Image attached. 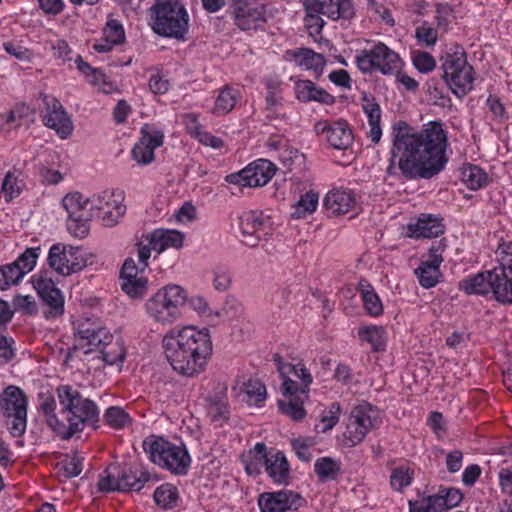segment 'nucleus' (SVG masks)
Returning a JSON list of instances; mask_svg holds the SVG:
<instances>
[{
    "mask_svg": "<svg viewBox=\"0 0 512 512\" xmlns=\"http://www.w3.org/2000/svg\"><path fill=\"white\" fill-rule=\"evenodd\" d=\"M264 466L266 473L274 483L288 484L290 465L282 451H276L270 456H265Z\"/></svg>",
    "mask_w": 512,
    "mask_h": 512,
    "instance_id": "obj_30",
    "label": "nucleus"
},
{
    "mask_svg": "<svg viewBox=\"0 0 512 512\" xmlns=\"http://www.w3.org/2000/svg\"><path fill=\"white\" fill-rule=\"evenodd\" d=\"M499 279L494 281V297L497 301L512 304V273L504 268H494Z\"/></svg>",
    "mask_w": 512,
    "mask_h": 512,
    "instance_id": "obj_40",
    "label": "nucleus"
},
{
    "mask_svg": "<svg viewBox=\"0 0 512 512\" xmlns=\"http://www.w3.org/2000/svg\"><path fill=\"white\" fill-rule=\"evenodd\" d=\"M357 290L360 294L364 311L371 317H379L383 314V303L374 287L365 279L358 282Z\"/></svg>",
    "mask_w": 512,
    "mask_h": 512,
    "instance_id": "obj_34",
    "label": "nucleus"
},
{
    "mask_svg": "<svg viewBox=\"0 0 512 512\" xmlns=\"http://www.w3.org/2000/svg\"><path fill=\"white\" fill-rule=\"evenodd\" d=\"M361 107L368 121L369 131L366 135L376 145L382 137L380 105L373 96L364 93L361 98Z\"/></svg>",
    "mask_w": 512,
    "mask_h": 512,
    "instance_id": "obj_26",
    "label": "nucleus"
},
{
    "mask_svg": "<svg viewBox=\"0 0 512 512\" xmlns=\"http://www.w3.org/2000/svg\"><path fill=\"white\" fill-rule=\"evenodd\" d=\"M150 26L160 36L184 40L189 16L180 0H156L150 8Z\"/></svg>",
    "mask_w": 512,
    "mask_h": 512,
    "instance_id": "obj_4",
    "label": "nucleus"
},
{
    "mask_svg": "<svg viewBox=\"0 0 512 512\" xmlns=\"http://www.w3.org/2000/svg\"><path fill=\"white\" fill-rule=\"evenodd\" d=\"M356 63L359 70L363 73L380 72V64L376 57V45L370 50H363L361 54L357 55Z\"/></svg>",
    "mask_w": 512,
    "mask_h": 512,
    "instance_id": "obj_55",
    "label": "nucleus"
},
{
    "mask_svg": "<svg viewBox=\"0 0 512 512\" xmlns=\"http://www.w3.org/2000/svg\"><path fill=\"white\" fill-rule=\"evenodd\" d=\"M286 57L290 61H294L297 66L305 70H312L319 77L326 64L322 54L316 53L309 48H298L286 52Z\"/></svg>",
    "mask_w": 512,
    "mask_h": 512,
    "instance_id": "obj_29",
    "label": "nucleus"
},
{
    "mask_svg": "<svg viewBox=\"0 0 512 512\" xmlns=\"http://www.w3.org/2000/svg\"><path fill=\"white\" fill-rule=\"evenodd\" d=\"M239 95L240 93L237 89L225 86L223 89L219 91V94L216 97L214 113L226 114L230 112L234 108L239 98Z\"/></svg>",
    "mask_w": 512,
    "mask_h": 512,
    "instance_id": "obj_47",
    "label": "nucleus"
},
{
    "mask_svg": "<svg viewBox=\"0 0 512 512\" xmlns=\"http://www.w3.org/2000/svg\"><path fill=\"white\" fill-rule=\"evenodd\" d=\"M32 283L43 303L48 307L46 318H57L64 313V297L55 283L43 274L34 275Z\"/></svg>",
    "mask_w": 512,
    "mask_h": 512,
    "instance_id": "obj_20",
    "label": "nucleus"
},
{
    "mask_svg": "<svg viewBox=\"0 0 512 512\" xmlns=\"http://www.w3.org/2000/svg\"><path fill=\"white\" fill-rule=\"evenodd\" d=\"M239 227L242 235L246 237L243 241L249 247H256L261 239V231L269 224V218L264 217L261 211H245L239 216Z\"/></svg>",
    "mask_w": 512,
    "mask_h": 512,
    "instance_id": "obj_25",
    "label": "nucleus"
},
{
    "mask_svg": "<svg viewBox=\"0 0 512 512\" xmlns=\"http://www.w3.org/2000/svg\"><path fill=\"white\" fill-rule=\"evenodd\" d=\"M303 502L299 493L292 490L264 492L258 496V507L261 512H287L298 510Z\"/></svg>",
    "mask_w": 512,
    "mask_h": 512,
    "instance_id": "obj_21",
    "label": "nucleus"
},
{
    "mask_svg": "<svg viewBox=\"0 0 512 512\" xmlns=\"http://www.w3.org/2000/svg\"><path fill=\"white\" fill-rule=\"evenodd\" d=\"M27 396L19 387L10 385L0 395V411L13 437H20L27 426Z\"/></svg>",
    "mask_w": 512,
    "mask_h": 512,
    "instance_id": "obj_10",
    "label": "nucleus"
},
{
    "mask_svg": "<svg viewBox=\"0 0 512 512\" xmlns=\"http://www.w3.org/2000/svg\"><path fill=\"white\" fill-rule=\"evenodd\" d=\"M75 336L81 348L88 347L85 353L100 348L103 343L112 340L113 335L96 319L83 318L75 322Z\"/></svg>",
    "mask_w": 512,
    "mask_h": 512,
    "instance_id": "obj_18",
    "label": "nucleus"
},
{
    "mask_svg": "<svg viewBox=\"0 0 512 512\" xmlns=\"http://www.w3.org/2000/svg\"><path fill=\"white\" fill-rule=\"evenodd\" d=\"M56 395L60 405L62 427L60 439L69 440L86 427L96 429L100 420V411L97 404L84 397L80 391L71 385H60L56 388Z\"/></svg>",
    "mask_w": 512,
    "mask_h": 512,
    "instance_id": "obj_3",
    "label": "nucleus"
},
{
    "mask_svg": "<svg viewBox=\"0 0 512 512\" xmlns=\"http://www.w3.org/2000/svg\"><path fill=\"white\" fill-rule=\"evenodd\" d=\"M98 350L102 360L108 365L122 364L125 359L126 351L119 338L114 340L113 337L112 340L103 343Z\"/></svg>",
    "mask_w": 512,
    "mask_h": 512,
    "instance_id": "obj_42",
    "label": "nucleus"
},
{
    "mask_svg": "<svg viewBox=\"0 0 512 512\" xmlns=\"http://www.w3.org/2000/svg\"><path fill=\"white\" fill-rule=\"evenodd\" d=\"M376 57L380 64V72L384 75L397 74L403 66L399 55L383 43L376 45Z\"/></svg>",
    "mask_w": 512,
    "mask_h": 512,
    "instance_id": "obj_37",
    "label": "nucleus"
},
{
    "mask_svg": "<svg viewBox=\"0 0 512 512\" xmlns=\"http://www.w3.org/2000/svg\"><path fill=\"white\" fill-rule=\"evenodd\" d=\"M349 0H305L304 7L306 11L305 27L309 35L315 42L322 40L321 31L324 26V20L320 15L337 20L346 18L349 11Z\"/></svg>",
    "mask_w": 512,
    "mask_h": 512,
    "instance_id": "obj_9",
    "label": "nucleus"
},
{
    "mask_svg": "<svg viewBox=\"0 0 512 512\" xmlns=\"http://www.w3.org/2000/svg\"><path fill=\"white\" fill-rule=\"evenodd\" d=\"M352 194L349 190L334 189L324 198V206L333 215L345 214L350 211Z\"/></svg>",
    "mask_w": 512,
    "mask_h": 512,
    "instance_id": "obj_36",
    "label": "nucleus"
},
{
    "mask_svg": "<svg viewBox=\"0 0 512 512\" xmlns=\"http://www.w3.org/2000/svg\"><path fill=\"white\" fill-rule=\"evenodd\" d=\"M327 140L337 150H350L352 146V129L348 121L340 119L330 125Z\"/></svg>",
    "mask_w": 512,
    "mask_h": 512,
    "instance_id": "obj_35",
    "label": "nucleus"
},
{
    "mask_svg": "<svg viewBox=\"0 0 512 512\" xmlns=\"http://www.w3.org/2000/svg\"><path fill=\"white\" fill-rule=\"evenodd\" d=\"M235 24L241 30H250L258 26L259 22L264 21V13L261 7H252L251 4L246 7H239L237 12L233 13Z\"/></svg>",
    "mask_w": 512,
    "mask_h": 512,
    "instance_id": "obj_38",
    "label": "nucleus"
},
{
    "mask_svg": "<svg viewBox=\"0 0 512 512\" xmlns=\"http://www.w3.org/2000/svg\"><path fill=\"white\" fill-rule=\"evenodd\" d=\"M302 382L294 379L293 377H281L283 380L282 391L286 397H308L309 386L313 382L311 374H306L300 370Z\"/></svg>",
    "mask_w": 512,
    "mask_h": 512,
    "instance_id": "obj_39",
    "label": "nucleus"
},
{
    "mask_svg": "<svg viewBox=\"0 0 512 512\" xmlns=\"http://www.w3.org/2000/svg\"><path fill=\"white\" fill-rule=\"evenodd\" d=\"M141 138L134 145L132 158L140 165H148L155 159L154 150L163 144L164 133L153 125L145 124L141 129Z\"/></svg>",
    "mask_w": 512,
    "mask_h": 512,
    "instance_id": "obj_23",
    "label": "nucleus"
},
{
    "mask_svg": "<svg viewBox=\"0 0 512 512\" xmlns=\"http://www.w3.org/2000/svg\"><path fill=\"white\" fill-rule=\"evenodd\" d=\"M163 348L172 369L191 378L205 371L213 353L209 330L195 326L171 329L163 337Z\"/></svg>",
    "mask_w": 512,
    "mask_h": 512,
    "instance_id": "obj_2",
    "label": "nucleus"
},
{
    "mask_svg": "<svg viewBox=\"0 0 512 512\" xmlns=\"http://www.w3.org/2000/svg\"><path fill=\"white\" fill-rule=\"evenodd\" d=\"M319 195L314 191H308L301 195L299 200L294 205L292 217L296 219L305 218L307 215L313 213L318 205Z\"/></svg>",
    "mask_w": 512,
    "mask_h": 512,
    "instance_id": "obj_49",
    "label": "nucleus"
},
{
    "mask_svg": "<svg viewBox=\"0 0 512 512\" xmlns=\"http://www.w3.org/2000/svg\"><path fill=\"white\" fill-rule=\"evenodd\" d=\"M92 217H97L107 227L116 225L126 212L122 193L104 190L90 198Z\"/></svg>",
    "mask_w": 512,
    "mask_h": 512,
    "instance_id": "obj_11",
    "label": "nucleus"
},
{
    "mask_svg": "<svg viewBox=\"0 0 512 512\" xmlns=\"http://www.w3.org/2000/svg\"><path fill=\"white\" fill-rule=\"evenodd\" d=\"M463 499L459 489L441 487L434 495L409 501V512H445L458 506Z\"/></svg>",
    "mask_w": 512,
    "mask_h": 512,
    "instance_id": "obj_15",
    "label": "nucleus"
},
{
    "mask_svg": "<svg viewBox=\"0 0 512 512\" xmlns=\"http://www.w3.org/2000/svg\"><path fill=\"white\" fill-rule=\"evenodd\" d=\"M314 471L320 481H332L340 474L341 463L331 457H321L315 461Z\"/></svg>",
    "mask_w": 512,
    "mask_h": 512,
    "instance_id": "obj_44",
    "label": "nucleus"
},
{
    "mask_svg": "<svg viewBox=\"0 0 512 512\" xmlns=\"http://www.w3.org/2000/svg\"><path fill=\"white\" fill-rule=\"evenodd\" d=\"M122 290L131 298H142L148 289V280L145 277L123 280Z\"/></svg>",
    "mask_w": 512,
    "mask_h": 512,
    "instance_id": "obj_56",
    "label": "nucleus"
},
{
    "mask_svg": "<svg viewBox=\"0 0 512 512\" xmlns=\"http://www.w3.org/2000/svg\"><path fill=\"white\" fill-rule=\"evenodd\" d=\"M410 235L414 238H433L443 233V225L439 219L430 214H421L420 217L408 225Z\"/></svg>",
    "mask_w": 512,
    "mask_h": 512,
    "instance_id": "obj_32",
    "label": "nucleus"
},
{
    "mask_svg": "<svg viewBox=\"0 0 512 512\" xmlns=\"http://www.w3.org/2000/svg\"><path fill=\"white\" fill-rule=\"evenodd\" d=\"M416 38L426 46H433L437 42L438 33L431 24L424 22L416 28Z\"/></svg>",
    "mask_w": 512,
    "mask_h": 512,
    "instance_id": "obj_63",
    "label": "nucleus"
},
{
    "mask_svg": "<svg viewBox=\"0 0 512 512\" xmlns=\"http://www.w3.org/2000/svg\"><path fill=\"white\" fill-rule=\"evenodd\" d=\"M42 100L45 106L42 111L44 124L55 130L61 138H67L73 131V122L62 104L56 98L48 95H44Z\"/></svg>",
    "mask_w": 512,
    "mask_h": 512,
    "instance_id": "obj_22",
    "label": "nucleus"
},
{
    "mask_svg": "<svg viewBox=\"0 0 512 512\" xmlns=\"http://www.w3.org/2000/svg\"><path fill=\"white\" fill-rule=\"evenodd\" d=\"M15 310L22 311L24 314L32 316L38 312V307L34 297L31 295H16L13 298Z\"/></svg>",
    "mask_w": 512,
    "mask_h": 512,
    "instance_id": "obj_61",
    "label": "nucleus"
},
{
    "mask_svg": "<svg viewBox=\"0 0 512 512\" xmlns=\"http://www.w3.org/2000/svg\"><path fill=\"white\" fill-rule=\"evenodd\" d=\"M275 165L267 159H258L236 173L225 177L230 184L242 187H261L266 185L275 175Z\"/></svg>",
    "mask_w": 512,
    "mask_h": 512,
    "instance_id": "obj_14",
    "label": "nucleus"
},
{
    "mask_svg": "<svg viewBox=\"0 0 512 512\" xmlns=\"http://www.w3.org/2000/svg\"><path fill=\"white\" fill-rule=\"evenodd\" d=\"M380 410L367 402L354 407V445L363 441L366 435L381 424Z\"/></svg>",
    "mask_w": 512,
    "mask_h": 512,
    "instance_id": "obj_24",
    "label": "nucleus"
},
{
    "mask_svg": "<svg viewBox=\"0 0 512 512\" xmlns=\"http://www.w3.org/2000/svg\"><path fill=\"white\" fill-rule=\"evenodd\" d=\"M39 398V409L44 414L47 425L57 434L58 437H60L63 420H60L55 412L56 401L54 397L50 394L41 393Z\"/></svg>",
    "mask_w": 512,
    "mask_h": 512,
    "instance_id": "obj_41",
    "label": "nucleus"
},
{
    "mask_svg": "<svg viewBox=\"0 0 512 512\" xmlns=\"http://www.w3.org/2000/svg\"><path fill=\"white\" fill-rule=\"evenodd\" d=\"M40 248H27L18 258L9 264L0 266V290H8L19 284L23 277L33 270Z\"/></svg>",
    "mask_w": 512,
    "mask_h": 512,
    "instance_id": "obj_16",
    "label": "nucleus"
},
{
    "mask_svg": "<svg viewBox=\"0 0 512 512\" xmlns=\"http://www.w3.org/2000/svg\"><path fill=\"white\" fill-rule=\"evenodd\" d=\"M241 391L246 396V402L250 405H259L266 399V388L257 379H249L243 384Z\"/></svg>",
    "mask_w": 512,
    "mask_h": 512,
    "instance_id": "obj_53",
    "label": "nucleus"
},
{
    "mask_svg": "<svg viewBox=\"0 0 512 512\" xmlns=\"http://www.w3.org/2000/svg\"><path fill=\"white\" fill-rule=\"evenodd\" d=\"M414 479V470L407 465H400L391 470L390 485L395 491H402L410 486Z\"/></svg>",
    "mask_w": 512,
    "mask_h": 512,
    "instance_id": "obj_50",
    "label": "nucleus"
},
{
    "mask_svg": "<svg viewBox=\"0 0 512 512\" xmlns=\"http://www.w3.org/2000/svg\"><path fill=\"white\" fill-rule=\"evenodd\" d=\"M307 397H289L287 401L279 400L280 411L295 421L302 420L305 415L303 403Z\"/></svg>",
    "mask_w": 512,
    "mask_h": 512,
    "instance_id": "obj_51",
    "label": "nucleus"
},
{
    "mask_svg": "<svg viewBox=\"0 0 512 512\" xmlns=\"http://www.w3.org/2000/svg\"><path fill=\"white\" fill-rule=\"evenodd\" d=\"M280 161L288 170H291L295 165H301L304 162V154L300 153L298 149L293 147H286L280 153Z\"/></svg>",
    "mask_w": 512,
    "mask_h": 512,
    "instance_id": "obj_64",
    "label": "nucleus"
},
{
    "mask_svg": "<svg viewBox=\"0 0 512 512\" xmlns=\"http://www.w3.org/2000/svg\"><path fill=\"white\" fill-rule=\"evenodd\" d=\"M75 336L81 348L88 347L85 353L100 348L103 343L112 340L113 335L96 319L83 318L75 322Z\"/></svg>",
    "mask_w": 512,
    "mask_h": 512,
    "instance_id": "obj_19",
    "label": "nucleus"
},
{
    "mask_svg": "<svg viewBox=\"0 0 512 512\" xmlns=\"http://www.w3.org/2000/svg\"><path fill=\"white\" fill-rule=\"evenodd\" d=\"M449 132L441 121H429L417 130L399 120L391 125V165L406 180L431 179L441 173L448 161Z\"/></svg>",
    "mask_w": 512,
    "mask_h": 512,
    "instance_id": "obj_1",
    "label": "nucleus"
},
{
    "mask_svg": "<svg viewBox=\"0 0 512 512\" xmlns=\"http://www.w3.org/2000/svg\"><path fill=\"white\" fill-rule=\"evenodd\" d=\"M496 259L499 265L496 268L512 273V241H501L495 250Z\"/></svg>",
    "mask_w": 512,
    "mask_h": 512,
    "instance_id": "obj_57",
    "label": "nucleus"
},
{
    "mask_svg": "<svg viewBox=\"0 0 512 512\" xmlns=\"http://www.w3.org/2000/svg\"><path fill=\"white\" fill-rule=\"evenodd\" d=\"M48 263L59 274L68 276L86 267L87 259L79 247L54 244L49 250Z\"/></svg>",
    "mask_w": 512,
    "mask_h": 512,
    "instance_id": "obj_13",
    "label": "nucleus"
},
{
    "mask_svg": "<svg viewBox=\"0 0 512 512\" xmlns=\"http://www.w3.org/2000/svg\"><path fill=\"white\" fill-rule=\"evenodd\" d=\"M411 58L414 67L421 73H429L436 67L435 58L428 52L414 51Z\"/></svg>",
    "mask_w": 512,
    "mask_h": 512,
    "instance_id": "obj_58",
    "label": "nucleus"
},
{
    "mask_svg": "<svg viewBox=\"0 0 512 512\" xmlns=\"http://www.w3.org/2000/svg\"><path fill=\"white\" fill-rule=\"evenodd\" d=\"M358 336L362 341H365L376 350H384L386 345V333L385 330L376 325H370L361 327L358 330Z\"/></svg>",
    "mask_w": 512,
    "mask_h": 512,
    "instance_id": "obj_45",
    "label": "nucleus"
},
{
    "mask_svg": "<svg viewBox=\"0 0 512 512\" xmlns=\"http://www.w3.org/2000/svg\"><path fill=\"white\" fill-rule=\"evenodd\" d=\"M152 244L153 251L160 254L166 248L172 247L179 249L183 245L184 235L177 230L156 229L146 236Z\"/></svg>",
    "mask_w": 512,
    "mask_h": 512,
    "instance_id": "obj_33",
    "label": "nucleus"
},
{
    "mask_svg": "<svg viewBox=\"0 0 512 512\" xmlns=\"http://www.w3.org/2000/svg\"><path fill=\"white\" fill-rule=\"evenodd\" d=\"M103 35L106 40H109L110 42L114 44H120L125 39V32L122 24L115 19H110L104 30Z\"/></svg>",
    "mask_w": 512,
    "mask_h": 512,
    "instance_id": "obj_59",
    "label": "nucleus"
},
{
    "mask_svg": "<svg viewBox=\"0 0 512 512\" xmlns=\"http://www.w3.org/2000/svg\"><path fill=\"white\" fill-rule=\"evenodd\" d=\"M314 444L311 438L299 437L291 441L293 450L297 457L303 462H309L312 459L310 447Z\"/></svg>",
    "mask_w": 512,
    "mask_h": 512,
    "instance_id": "obj_60",
    "label": "nucleus"
},
{
    "mask_svg": "<svg viewBox=\"0 0 512 512\" xmlns=\"http://www.w3.org/2000/svg\"><path fill=\"white\" fill-rule=\"evenodd\" d=\"M157 481L146 470L130 465L110 464L100 476L98 489L102 492L140 491L146 483Z\"/></svg>",
    "mask_w": 512,
    "mask_h": 512,
    "instance_id": "obj_6",
    "label": "nucleus"
},
{
    "mask_svg": "<svg viewBox=\"0 0 512 512\" xmlns=\"http://www.w3.org/2000/svg\"><path fill=\"white\" fill-rule=\"evenodd\" d=\"M341 407L338 403H332L328 410L321 414L320 423L315 425L318 433H326L331 430L339 421Z\"/></svg>",
    "mask_w": 512,
    "mask_h": 512,
    "instance_id": "obj_54",
    "label": "nucleus"
},
{
    "mask_svg": "<svg viewBox=\"0 0 512 512\" xmlns=\"http://www.w3.org/2000/svg\"><path fill=\"white\" fill-rule=\"evenodd\" d=\"M1 193L4 195V198L7 202L11 201L13 198L17 197L20 194V188L17 182V178L15 177L13 172H8L2 183Z\"/></svg>",
    "mask_w": 512,
    "mask_h": 512,
    "instance_id": "obj_62",
    "label": "nucleus"
},
{
    "mask_svg": "<svg viewBox=\"0 0 512 512\" xmlns=\"http://www.w3.org/2000/svg\"><path fill=\"white\" fill-rule=\"evenodd\" d=\"M296 98L301 102H319L325 105L334 103V97L310 80H299L295 84Z\"/></svg>",
    "mask_w": 512,
    "mask_h": 512,
    "instance_id": "obj_31",
    "label": "nucleus"
},
{
    "mask_svg": "<svg viewBox=\"0 0 512 512\" xmlns=\"http://www.w3.org/2000/svg\"><path fill=\"white\" fill-rule=\"evenodd\" d=\"M62 205L68 213L69 231L77 237H84L88 233V221L92 217L90 198L75 192L67 194L62 200Z\"/></svg>",
    "mask_w": 512,
    "mask_h": 512,
    "instance_id": "obj_12",
    "label": "nucleus"
},
{
    "mask_svg": "<svg viewBox=\"0 0 512 512\" xmlns=\"http://www.w3.org/2000/svg\"><path fill=\"white\" fill-rule=\"evenodd\" d=\"M499 276L494 269L480 272L476 275L469 276L459 283V289L467 294H480L485 295L489 292L494 294V281H497Z\"/></svg>",
    "mask_w": 512,
    "mask_h": 512,
    "instance_id": "obj_28",
    "label": "nucleus"
},
{
    "mask_svg": "<svg viewBox=\"0 0 512 512\" xmlns=\"http://www.w3.org/2000/svg\"><path fill=\"white\" fill-rule=\"evenodd\" d=\"M153 498L156 505L164 510H169L176 507L179 494L174 485L167 483L156 488Z\"/></svg>",
    "mask_w": 512,
    "mask_h": 512,
    "instance_id": "obj_46",
    "label": "nucleus"
},
{
    "mask_svg": "<svg viewBox=\"0 0 512 512\" xmlns=\"http://www.w3.org/2000/svg\"><path fill=\"white\" fill-rule=\"evenodd\" d=\"M185 301L186 292L182 287L167 285L147 300L146 311L156 322L170 324L178 318L179 308Z\"/></svg>",
    "mask_w": 512,
    "mask_h": 512,
    "instance_id": "obj_8",
    "label": "nucleus"
},
{
    "mask_svg": "<svg viewBox=\"0 0 512 512\" xmlns=\"http://www.w3.org/2000/svg\"><path fill=\"white\" fill-rule=\"evenodd\" d=\"M443 78L453 94L461 98L473 88L474 70L460 46L450 48L442 62Z\"/></svg>",
    "mask_w": 512,
    "mask_h": 512,
    "instance_id": "obj_7",
    "label": "nucleus"
},
{
    "mask_svg": "<svg viewBox=\"0 0 512 512\" xmlns=\"http://www.w3.org/2000/svg\"><path fill=\"white\" fill-rule=\"evenodd\" d=\"M143 449L150 460L175 475H185L191 458L184 446L175 445L162 437L150 436L143 441Z\"/></svg>",
    "mask_w": 512,
    "mask_h": 512,
    "instance_id": "obj_5",
    "label": "nucleus"
},
{
    "mask_svg": "<svg viewBox=\"0 0 512 512\" xmlns=\"http://www.w3.org/2000/svg\"><path fill=\"white\" fill-rule=\"evenodd\" d=\"M104 420L113 429H123L131 424L130 415L119 406H111L104 413Z\"/></svg>",
    "mask_w": 512,
    "mask_h": 512,
    "instance_id": "obj_52",
    "label": "nucleus"
},
{
    "mask_svg": "<svg viewBox=\"0 0 512 512\" xmlns=\"http://www.w3.org/2000/svg\"><path fill=\"white\" fill-rule=\"evenodd\" d=\"M207 415L210 421L221 427L228 420L229 410L224 396L207 398Z\"/></svg>",
    "mask_w": 512,
    "mask_h": 512,
    "instance_id": "obj_43",
    "label": "nucleus"
},
{
    "mask_svg": "<svg viewBox=\"0 0 512 512\" xmlns=\"http://www.w3.org/2000/svg\"><path fill=\"white\" fill-rule=\"evenodd\" d=\"M438 252L439 248L432 247L430 249V260L421 262L415 270L418 281L423 288H432L440 280L441 273L439 267L443 259Z\"/></svg>",
    "mask_w": 512,
    "mask_h": 512,
    "instance_id": "obj_27",
    "label": "nucleus"
},
{
    "mask_svg": "<svg viewBox=\"0 0 512 512\" xmlns=\"http://www.w3.org/2000/svg\"><path fill=\"white\" fill-rule=\"evenodd\" d=\"M462 180L469 189L478 190L487 184L488 176L479 166L468 165L462 170Z\"/></svg>",
    "mask_w": 512,
    "mask_h": 512,
    "instance_id": "obj_48",
    "label": "nucleus"
},
{
    "mask_svg": "<svg viewBox=\"0 0 512 512\" xmlns=\"http://www.w3.org/2000/svg\"><path fill=\"white\" fill-rule=\"evenodd\" d=\"M75 336L81 348L88 347L85 353L100 348L103 343L112 340L113 335L96 319L83 318L75 322Z\"/></svg>",
    "mask_w": 512,
    "mask_h": 512,
    "instance_id": "obj_17",
    "label": "nucleus"
}]
</instances>
